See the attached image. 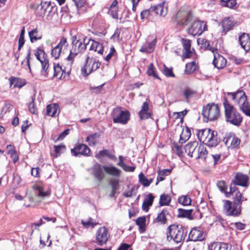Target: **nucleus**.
<instances>
[{
	"instance_id": "obj_1",
	"label": "nucleus",
	"mask_w": 250,
	"mask_h": 250,
	"mask_svg": "<svg viewBox=\"0 0 250 250\" xmlns=\"http://www.w3.org/2000/svg\"><path fill=\"white\" fill-rule=\"evenodd\" d=\"M223 104L226 122L237 126H240L243 120V117L241 114L226 99L224 100Z\"/></svg>"
},
{
	"instance_id": "obj_2",
	"label": "nucleus",
	"mask_w": 250,
	"mask_h": 250,
	"mask_svg": "<svg viewBox=\"0 0 250 250\" xmlns=\"http://www.w3.org/2000/svg\"><path fill=\"white\" fill-rule=\"evenodd\" d=\"M227 95L231 97V100L247 116L250 117V102L248 101L245 92L238 90L235 92H228Z\"/></svg>"
},
{
	"instance_id": "obj_3",
	"label": "nucleus",
	"mask_w": 250,
	"mask_h": 250,
	"mask_svg": "<svg viewBox=\"0 0 250 250\" xmlns=\"http://www.w3.org/2000/svg\"><path fill=\"white\" fill-rule=\"evenodd\" d=\"M185 152L191 157L205 159L208 151L205 146L196 141L191 142L185 146Z\"/></svg>"
},
{
	"instance_id": "obj_4",
	"label": "nucleus",
	"mask_w": 250,
	"mask_h": 250,
	"mask_svg": "<svg viewBox=\"0 0 250 250\" xmlns=\"http://www.w3.org/2000/svg\"><path fill=\"white\" fill-rule=\"evenodd\" d=\"M187 232V229L182 225H171L167 228V240H173L176 243H181L184 240Z\"/></svg>"
},
{
	"instance_id": "obj_5",
	"label": "nucleus",
	"mask_w": 250,
	"mask_h": 250,
	"mask_svg": "<svg viewBox=\"0 0 250 250\" xmlns=\"http://www.w3.org/2000/svg\"><path fill=\"white\" fill-rule=\"evenodd\" d=\"M197 136L200 141L210 147L216 146L220 142L217 137V132L210 128L199 130Z\"/></svg>"
},
{
	"instance_id": "obj_6",
	"label": "nucleus",
	"mask_w": 250,
	"mask_h": 250,
	"mask_svg": "<svg viewBox=\"0 0 250 250\" xmlns=\"http://www.w3.org/2000/svg\"><path fill=\"white\" fill-rule=\"evenodd\" d=\"M72 47L70 50L69 55L67 59L72 64L76 56L79 54L82 53L86 49V38H84L82 41L78 39L76 36H73L71 37Z\"/></svg>"
},
{
	"instance_id": "obj_7",
	"label": "nucleus",
	"mask_w": 250,
	"mask_h": 250,
	"mask_svg": "<svg viewBox=\"0 0 250 250\" xmlns=\"http://www.w3.org/2000/svg\"><path fill=\"white\" fill-rule=\"evenodd\" d=\"M202 114L204 118L208 121L216 120L220 116L219 107L214 103L208 104L206 106L204 107Z\"/></svg>"
},
{
	"instance_id": "obj_8",
	"label": "nucleus",
	"mask_w": 250,
	"mask_h": 250,
	"mask_svg": "<svg viewBox=\"0 0 250 250\" xmlns=\"http://www.w3.org/2000/svg\"><path fill=\"white\" fill-rule=\"evenodd\" d=\"M111 116L114 123L125 125L129 120L130 114L127 111H123L120 107H117L113 110Z\"/></svg>"
},
{
	"instance_id": "obj_9",
	"label": "nucleus",
	"mask_w": 250,
	"mask_h": 250,
	"mask_svg": "<svg viewBox=\"0 0 250 250\" xmlns=\"http://www.w3.org/2000/svg\"><path fill=\"white\" fill-rule=\"evenodd\" d=\"M239 205L234 204L229 200H225L223 211L227 216H238L241 212V207Z\"/></svg>"
},
{
	"instance_id": "obj_10",
	"label": "nucleus",
	"mask_w": 250,
	"mask_h": 250,
	"mask_svg": "<svg viewBox=\"0 0 250 250\" xmlns=\"http://www.w3.org/2000/svg\"><path fill=\"white\" fill-rule=\"evenodd\" d=\"M192 18V14L189 10L181 8L176 14V20L178 24L187 25L191 21Z\"/></svg>"
},
{
	"instance_id": "obj_11",
	"label": "nucleus",
	"mask_w": 250,
	"mask_h": 250,
	"mask_svg": "<svg viewBox=\"0 0 250 250\" xmlns=\"http://www.w3.org/2000/svg\"><path fill=\"white\" fill-rule=\"evenodd\" d=\"M36 58L40 61L42 64L41 75L44 78L48 76L47 69L49 67V61L45 58V53L42 49L38 48L35 53Z\"/></svg>"
},
{
	"instance_id": "obj_12",
	"label": "nucleus",
	"mask_w": 250,
	"mask_h": 250,
	"mask_svg": "<svg viewBox=\"0 0 250 250\" xmlns=\"http://www.w3.org/2000/svg\"><path fill=\"white\" fill-rule=\"evenodd\" d=\"M231 195L233 196V203L239 204V206L241 207L242 202L244 200V198L242 196L241 193L238 190V188L233 186L232 183H231L230 185L229 192L226 193V197H230Z\"/></svg>"
},
{
	"instance_id": "obj_13",
	"label": "nucleus",
	"mask_w": 250,
	"mask_h": 250,
	"mask_svg": "<svg viewBox=\"0 0 250 250\" xmlns=\"http://www.w3.org/2000/svg\"><path fill=\"white\" fill-rule=\"evenodd\" d=\"M206 23L200 21H194L189 28L188 29V33L192 36L200 35L205 30Z\"/></svg>"
},
{
	"instance_id": "obj_14",
	"label": "nucleus",
	"mask_w": 250,
	"mask_h": 250,
	"mask_svg": "<svg viewBox=\"0 0 250 250\" xmlns=\"http://www.w3.org/2000/svg\"><path fill=\"white\" fill-rule=\"evenodd\" d=\"M108 237L109 234L106 228L101 227L97 230L95 234L96 243L99 246H102L106 244Z\"/></svg>"
},
{
	"instance_id": "obj_15",
	"label": "nucleus",
	"mask_w": 250,
	"mask_h": 250,
	"mask_svg": "<svg viewBox=\"0 0 250 250\" xmlns=\"http://www.w3.org/2000/svg\"><path fill=\"white\" fill-rule=\"evenodd\" d=\"M223 142L227 147L235 148L240 144V140L234 134L229 133L226 134Z\"/></svg>"
},
{
	"instance_id": "obj_16",
	"label": "nucleus",
	"mask_w": 250,
	"mask_h": 250,
	"mask_svg": "<svg viewBox=\"0 0 250 250\" xmlns=\"http://www.w3.org/2000/svg\"><path fill=\"white\" fill-rule=\"evenodd\" d=\"M72 155L78 156L79 155L88 156L89 155L90 150L89 148L84 144H80L71 149Z\"/></svg>"
},
{
	"instance_id": "obj_17",
	"label": "nucleus",
	"mask_w": 250,
	"mask_h": 250,
	"mask_svg": "<svg viewBox=\"0 0 250 250\" xmlns=\"http://www.w3.org/2000/svg\"><path fill=\"white\" fill-rule=\"evenodd\" d=\"M68 46L66 39L62 38L60 42L51 50V55L55 59H58L60 56L62 50Z\"/></svg>"
},
{
	"instance_id": "obj_18",
	"label": "nucleus",
	"mask_w": 250,
	"mask_h": 250,
	"mask_svg": "<svg viewBox=\"0 0 250 250\" xmlns=\"http://www.w3.org/2000/svg\"><path fill=\"white\" fill-rule=\"evenodd\" d=\"M181 42L185 50L182 55L183 60L190 58L193 54V51L191 49L190 41L188 39H182Z\"/></svg>"
},
{
	"instance_id": "obj_19",
	"label": "nucleus",
	"mask_w": 250,
	"mask_h": 250,
	"mask_svg": "<svg viewBox=\"0 0 250 250\" xmlns=\"http://www.w3.org/2000/svg\"><path fill=\"white\" fill-rule=\"evenodd\" d=\"M249 180V177L244 174L237 173L235 176V179L232 181L233 186L235 187L236 185L242 187H247V183Z\"/></svg>"
},
{
	"instance_id": "obj_20",
	"label": "nucleus",
	"mask_w": 250,
	"mask_h": 250,
	"mask_svg": "<svg viewBox=\"0 0 250 250\" xmlns=\"http://www.w3.org/2000/svg\"><path fill=\"white\" fill-rule=\"evenodd\" d=\"M214 59L213 63L214 66L218 69H222L226 65V60L221 55H219L217 51L213 53Z\"/></svg>"
},
{
	"instance_id": "obj_21",
	"label": "nucleus",
	"mask_w": 250,
	"mask_h": 250,
	"mask_svg": "<svg viewBox=\"0 0 250 250\" xmlns=\"http://www.w3.org/2000/svg\"><path fill=\"white\" fill-rule=\"evenodd\" d=\"M92 173L96 179L99 182H101L104 177L103 172L104 166L99 164H96L92 167Z\"/></svg>"
},
{
	"instance_id": "obj_22",
	"label": "nucleus",
	"mask_w": 250,
	"mask_h": 250,
	"mask_svg": "<svg viewBox=\"0 0 250 250\" xmlns=\"http://www.w3.org/2000/svg\"><path fill=\"white\" fill-rule=\"evenodd\" d=\"M188 239L192 241H201L204 239V236L201 230L193 228L189 233Z\"/></svg>"
},
{
	"instance_id": "obj_23",
	"label": "nucleus",
	"mask_w": 250,
	"mask_h": 250,
	"mask_svg": "<svg viewBox=\"0 0 250 250\" xmlns=\"http://www.w3.org/2000/svg\"><path fill=\"white\" fill-rule=\"evenodd\" d=\"M10 86L13 85L14 88H21L26 85V82L24 79L11 76L9 78Z\"/></svg>"
},
{
	"instance_id": "obj_24",
	"label": "nucleus",
	"mask_w": 250,
	"mask_h": 250,
	"mask_svg": "<svg viewBox=\"0 0 250 250\" xmlns=\"http://www.w3.org/2000/svg\"><path fill=\"white\" fill-rule=\"evenodd\" d=\"M239 41L241 47L246 52L250 50V37L248 34L243 33L239 36Z\"/></svg>"
},
{
	"instance_id": "obj_25",
	"label": "nucleus",
	"mask_w": 250,
	"mask_h": 250,
	"mask_svg": "<svg viewBox=\"0 0 250 250\" xmlns=\"http://www.w3.org/2000/svg\"><path fill=\"white\" fill-rule=\"evenodd\" d=\"M149 108L148 103L146 101L143 103L141 110L139 112V115L141 120H145L151 118V114L149 111Z\"/></svg>"
},
{
	"instance_id": "obj_26",
	"label": "nucleus",
	"mask_w": 250,
	"mask_h": 250,
	"mask_svg": "<svg viewBox=\"0 0 250 250\" xmlns=\"http://www.w3.org/2000/svg\"><path fill=\"white\" fill-rule=\"evenodd\" d=\"M157 39L154 38L151 42H146L143 44L140 49V51L143 53H150L154 49Z\"/></svg>"
},
{
	"instance_id": "obj_27",
	"label": "nucleus",
	"mask_w": 250,
	"mask_h": 250,
	"mask_svg": "<svg viewBox=\"0 0 250 250\" xmlns=\"http://www.w3.org/2000/svg\"><path fill=\"white\" fill-rule=\"evenodd\" d=\"M165 4L164 2H162L156 6H151V11L157 15L165 17L167 14V7Z\"/></svg>"
},
{
	"instance_id": "obj_28",
	"label": "nucleus",
	"mask_w": 250,
	"mask_h": 250,
	"mask_svg": "<svg viewBox=\"0 0 250 250\" xmlns=\"http://www.w3.org/2000/svg\"><path fill=\"white\" fill-rule=\"evenodd\" d=\"M104 170L108 174L114 177H119L121 175V170L117 167L113 166H104Z\"/></svg>"
},
{
	"instance_id": "obj_29",
	"label": "nucleus",
	"mask_w": 250,
	"mask_h": 250,
	"mask_svg": "<svg viewBox=\"0 0 250 250\" xmlns=\"http://www.w3.org/2000/svg\"><path fill=\"white\" fill-rule=\"evenodd\" d=\"M235 24L234 21L230 18H225L222 22L223 31L227 32L231 29Z\"/></svg>"
},
{
	"instance_id": "obj_30",
	"label": "nucleus",
	"mask_w": 250,
	"mask_h": 250,
	"mask_svg": "<svg viewBox=\"0 0 250 250\" xmlns=\"http://www.w3.org/2000/svg\"><path fill=\"white\" fill-rule=\"evenodd\" d=\"M168 214L167 209H163L161 212L158 213L157 217L154 220L155 222L164 225L166 224L167 219L166 216Z\"/></svg>"
},
{
	"instance_id": "obj_31",
	"label": "nucleus",
	"mask_w": 250,
	"mask_h": 250,
	"mask_svg": "<svg viewBox=\"0 0 250 250\" xmlns=\"http://www.w3.org/2000/svg\"><path fill=\"white\" fill-rule=\"evenodd\" d=\"M60 112V106L57 104H49L46 107V114L51 117H55L57 112Z\"/></svg>"
},
{
	"instance_id": "obj_32",
	"label": "nucleus",
	"mask_w": 250,
	"mask_h": 250,
	"mask_svg": "<svg viewBox=\"0 0 250 250\" xmlns=\"http://www.w3.org/2000/svg\"><path fill=\"white\" fill-rule=\"evenodd\" d=\"M104 156H107L111 159H114L115 158V156L114 155L111 154L109 152V151L107 149L101 150L95 155V157L101 162H103V158Z\"/></svg>"
},
{
	"instance_id": "obj_33",
	"label": "nucleus",
	"mask_w": 250,
	"mask_h": 250,
	"mask_svg": "<svg viewBox=\"0 0 250 250\" xmlns=\"http://www.w3.org/2000/svg\"><path fill=\"white\" fill-rule=\"evenodd\" d=\"M171 169H159L158 171V176L157 178L156 185H158L160 181L164 180L165 177L169 175L171 172Z\"/></svg>"
},
{
	"instance_id": "obj_34",
	"label": "nucleus",
	"mask_w": 250,
	"mask_h": 250,
	"mask_svg": "<svg viewBox=\"0 0 250 250\" xmlns=\"http://www.w3.org/2000/svg\"><path fill=\"white\" fill-rule=\"evenodd\" d=\"M154 197L152 193H149L147 197L144 200L142 205L143 210L147 211L149 207L152 205Z\"/></svg>"
},
{
	"instance_id": "obj_35",
	"label": "nucleus",
	"mask_w": 250,
	"mask_h": 250,
	"mask_svg": "<svg viewBox=\"0 0 250 250\" xmlns=\"http://www.w3.org/2000/svg\"><path fill=\"white\" fill-rule=\"evenodd\" d=\"M198 44H201V47L204 48L205 49L211 51L213 53L215 51H217V49L212 47L210 46L209 42L205 39H198L197 41Z\"/></svg>"
},
{
	"instance_id": "obj_36",
	"label": "nucleus",
	"mask_w": 250,
	"mask_h": 250,
	"mask_svg": "<svg viewBox=\"0 0 250 250\" xmlns=\"http://www.w3.org/2000/svg\"><path fill=\"white\" fill-rule=\"evenodd\" d=\"M191 136L190 130L189 128L186 127L183 128L180 135L179 143L183 144L188 140Z\"/></svg>"
},
{
	"instance_id": "obj_37",
	"label": "nucleus",
	"mask_w": 250,
	"mask_h": 250,
	"mask_svg": "<svg viewBox=\"0 0 250 250\" xmlns=\"http://www.w3.org/2000/svg\"><path fill=\"white\" fill-rule=\"evenodd\" d=\"M192 211V209L187 210L183 208H179L178 216L179 217H185L189 219H192V217L191 216Z\"/></svg>"
},
{
	"instance_id": "obj_38",
	"label": "nucleus",
	"mask_w": 250,
	"mask_h": 250,
	"mask_svg": "<svg viewBox=\"0 0 250 250\" xmlns=\"http://www.w3.org/2000/svg\"><path fill=\"white\" fill-rule=\"evenodd\" d=\"M88 59L89 57H87L86 59V64L81 69L82 74L85 77L93 71L91 63L88 62Z\"/></svg>"
},
{
	"instance_id": "obj_39",
	"label": "nucleus",
	"mask_w": 250,
	"mask_h": 250,
	"mask_svg": "<svg viewBox=\"0 0 250 250\" xmlns=\"http://www.w3.org/2000/svg\"><path fill=\"white\" fill-rule=\"evenodd\" d=\"M28 34L32 42L42 39V36L39 34V31L37 28L29 31Z\"/></svg>"
},
{
	"instance_id": "obj_40",
	"label": "nucleus",
	"mask_w": 250,
	"mask_h": 250,
	"mask_svg": "<svg viewBox=\"0 0 250 250\" xmlns=\"http://www.w3.org/2000/svg\"><path fill=\"white\" fill-rule=\"evenodd\" d=\"M100 137V134L98 133H95L88 136L86 138V141L88 143L89 146H94L97 142L98 139Z\"/></svg>"
},
{
	"instance_id": "obj_41",
	"label": "nucleus",
	"mask_w": 250,
	"mask_h": 250,
	"mask_svg": "<svg viewBox=\"0 0 250 250\" xmlns=\"http://www.w3.org/2000/svg\"><path fill=\"white\" fill-rule=\"evenodd\" d=\"M54 75L53 77L59 79H61L64 70L59 64H54Z\"/></svg>"
},
{
	"instance_id": "obj_42",
	"label": "nucleus",
	"mask_w": 250,
	"mask_h": 250,
	"mask_svg": "<svg viewBox=\"0 0 250 250\" xmlns=\"http://www.w3.org/2000/svg\"><path fill=\"white\" fill-rule=\"evenodd\" d=\"M6 147L8 151V154H10L11 158L13 159V162L16 163L18 161L19 158L16 151L13 149V146L9 145L7 146Z\"/></svg>"
},
{
	"instance_id": "obj_43",
	"label": "nucleus",
	"mask_w": 250,
	"mask_h": 250,
	"mask_svg": "<svg viewBox=\"0 0 250 250\" xmlns=\"http://www.w3.org/2000/svg\"><path fill=\"white\" fill-rule=\"evenodd\" d=\"M87 42H86V44L87 45H90L89 50H94L96 52V50H97V47H101V44L99 42L92 40L91 39H88L87 40Z\"/></svg>"
},
{
	"instance_id": "obj_44",
	"label": "nucleus",
	"mask_w": 250,
	"mask_h": 250,
	"mask_svg": "<svg viewBox=\"0 0 250 250\" xmlns=\"http://www.w3.org/2000/svg\"><path fill=\"white\" fill-rule=\"evenodd\" d=\"M171 201V197L166 194L160 196L159 203L161 206L168 205Z\"/></svg>"
},
{
	"instance_id": "obj_45",
	"label": "nucleus",
	"mask_w": 250,
	"mask_h": 250,
	"mask_svg": "<svg viewBox=\"0 0 250 250\" xmlns=\"http://www.w3.org/2000/svg\"><path fill=\"white\" fill-rule=\"evenodd\" d=\"M178 201L183 206H188L191 204V200L188 195H182L179 197Z\"/></svg>"
},
{
	"instance_id": "obj_46",
	"label": "nucleus",
	"mask_w": 250,
	"mask_h": 250,
	"mask_svg": "<svg viewBox=\"0 0 250 250\" xmlns=\"http://www.w3.org/2000/svg\"><path fill=\"white\" fill-rule=\"evenodd\" d=\"M139 182L145 187H148L152 182V179H148L145 176L141 173L139 175Z\"/></svg>"
},
{
	"instance_id": "obj_47",
	"label": "nucleus",
	"mask_w": 250,
	"mask_h": 250,
	"mask_svg": "<svg viewBox=\"0 0 250 250\" xmlns=\"http://www.w3.org/2000/svg\"><path fill=\"white\" fill-rule=\"evenodd\" d=\"M53 147L54 148V152L55 153L56 157H57L62 153L64 152L66 149L65 146L63 144H60L58 146L54 145Z\"/></svg>"
},
{
	"instance_id": "obj_48",
	"label": "nucleus",
	"mask_w": 250,
	"mask_h": 250,
	"mask_svg": "<svg viewBox=\"0 0 250 250\" xmlns=\"http://www.w3.org/2000/svg\"><path fill=\"white\" fill-rule=\"evenodd\" d=\"M221 5L233 8L236 5V0H221Z\"/></svg>"
},
{
	"instance_id": "obj_49",
	"label": "nucleus",
	"mask_w": 250,
	"mask_h": 250,
	"mask_svg": "<svg viewBox=\"0 0 250 250\" xmlns=\"http://www.w3.org/2000/svg\"><path fill=\"white\" fill-rule=\"evenodd\" d=\"M196 67L197 66L195 61L187 63L186 65V72L188 74H190L196 69Z\"/></svg>"
},
{
	"instance_id": "obj_50",
	"label": "nucleus",
	"mask_w": 250,
	"mask_h": 250,
	"mask_svg": "<svg viewBox=\"0 0 250 250\" xmlns=\"http://www.w3.org/2000/svg\"><path fill=\"white\" fill-rule=\"evenodd\" d=\"M147 74L149 76H153V77L157 78L158 79H160L159 77L156 74L155 69L154 67V65L152 63H150L148 66L147 70Z\"/></svg>"
},
{
	"instance_id": "obj_51",
	"label": "nucleus",
	"mask_w": 250,
	"mask_h": 250,
	"mask_svg": "<svg viewBox=\"0 0 250 250\" xmlns=\"http://www.w3.org/2000/svg\"><path fill=\"white\" fill-rule=\"evenodd\" d=\"M50 1H42L40 3V7L41 10V15H44L47 12L48 6L50 4Z\"/></svg>"
},
{
	"instance_id": "obj_52",
	"label": "nucleus",
	"mask_w": 250,
	"mask_h": 250,
	"mask_svg": "<svg viewBox=\"0 0 250 250\" xmlns=\"http://www.w3.org/2000/svg\"><path fill=\"white\" fill-rule=\"evenodd\" d=\"M35 98H32V102L28 105V109L32 114H37L38 113V109L36 106L35 102Z\"/></svg>"
},
{
	"instance_id": "obj_53",
	"label": "nucleus",
	"mask_w": 250,
	"mask_h": 250,
	"mask_svg": "<svg viewBox=\"0 0 250 250\" xmlns=\"http://www.w3.org/2000/svg\"><path fill=\"white\" fill-rule=\"evenodd\" d=\"M217 186L219 189L222 192L226 194V193L228 192L227 191V186L226 184L224 181H218L217 183Z\"/></svg>"
},
{
	"instance_id": "obj_54",
	"label": "nucleus",
	"mask_w": 250,
	"mask_h": 250,
	"mask_svg": "<svg viewBox=\"0 0 250 250\" xmlns=\"http://www.w3.org/2000/svg\"><path fill=\"white\" fill-rule=\"evenodd\" d=\"M195 91L189 88L185 89L183 91V94L187 100L195 95Z\"/></svg>"
},
{
	"instance_id": "obj_55",
	"label": "nucleus",
	"mask_w": 250,
	"mask_h": 250,
	"mask_svg": "<svg viewBox=\"0 0 250 250\" xmlns=\"http://www.w3.org/2000/svg\"><path fill=\"white\" fill-rule=\"evenodd\" d=\"M110 186L111 189L113 190H117L119 188V181L115 179H111L110 180Z\"/></svg>"
},
{
	"instance_id": "obj_56",
	"label": "nucleus",
	"mask_w": 250,
	"mask_h": 250,
	"mask_svg": "<svg viewBox=\"0 0 250 250\" xmlns=\"http://www.w3.org/2000/svg\"><path fill=\"white\" fill-rule=\"evenodd\" d=\"M38 189V195L42 198H44L45 197L49 196L50 195V192L48 191H43L42 190V188L39 187L37 188Z\"/></svg>"
},
{
	"instance_id": "obj_57",
	"label": "nucleus",
	"mask_w": 250,
	"mask_h": 250,
	"mask_svg": "<svg viewBox=\"0 0 250 250\" xmlns=\"http://www.w3.org/2000/svg\"><path fill=\"white\" fill-rule=\"evenodd\" d=\"M69 129H65L63 132H62L59 136V137L57 138V139L55 141L56 142L59 140H63L65 137L69 134Z\"/></svg>"
},
{
	"instance_id": "obj_58",
	"label": "nucleus",
	"mask_w": 250,
	"mask_h": 250,
	"mask_svg": "<svg viewBox=\"0 0 250 250\" xmlns=\"http://www.w3.org/2000/svg\"><path fill=\"white\" fill-rule=\"evenodd\" d=\"M188 110L185 109L182 111L179 112H174L173 115L176 116V118L183 119V118L187 114Z\"/></svg>"
},
{
	"instance_id": "obj_59",
	"label": "nucleus",
	"mask_w": 250,
	"mask_h": 250,
	"mask_svg": "<svg viewBox=\"0 0 250 250\" xmlns=\"http://www.w3.org/2000/svg\"><path fill=\"white\" fill-rule=\"evenodd\" d=\"M151 11V7H150L148 9L145 10L143 11L141 13V17L142 19H144L147 18L149 15L150 12H152Z\"/></svg>"
},
{
	"instance_id": "obj_60",
	"label": "nucleus",
	"mask_w": 250,
	"mask_h": 250,
	"mask_svg": "<svg viewBox=\"0 0 250 250\" xmlns=\"http://www.w3.org/2000/svg\"><path fill=\"white\" fill-rule=\"evenodd\" d=\"M116 52V50L113 46L111 47L109 53L105 57V61L108 62L110 60L111 57L113 56V54Z\"/></svg>"
},
{
	"instance_id": "obj_61",
	"label": "nucleus",
	"mask_w": 250,
	"mask_h": 250,
	"mask_svg": "<svg viewBox=\"0 0 250 250\" xmlns=\"http://www.w3.org/2000/svg\"><path fill=\"white\" fill-rule=\"evenodd\" d=\"M221 243H213L208 246V250H219Z\"/></svg>"
},
{
	"instance_id": "obj_62",
	"label": "nucleus",
	"mask_w": 250,
	"mask_h": 250,
	"mask_svg": "<svg viewBox=\"0 0 250 250\" xmlns=\"http://www.w3.org/2000/svg\"><path fill=\"white\" fill-rule=\"evenodd\" d=\"M212 157L213 159L214 165H216L221 162L220 159L221 157V154L220 153L212 154Z\"/></svg>"
},
{
	"instance_id": "obj_63",
	"label": "nucleus",
	"mask_w": 250,
	"mask_h": 250,
	"mask_svg": "<svg viewBox=\"0 0 250 250\" xmlns=\"http://www.w3.org/2000/svg\"><path fill=\"white\" fill-rule=\"evenodd\" d=\"M164 73L167 77H174V74H173L172 69L167 67L165 68L164 70Z\"/></svg>"
},
{
	"instance_id": "obj_64",
	"label": "nucleus",
	"mask_w": 250,
	"mask_h": 250,
	"mask_svg": "<svg viewBox=\"0 0 250 250\" xmlns=\"http://www.w3.org/2000/svg\"><path fill=\"white\" fill-rule=\"evenodd\" d=\"M146 221L145 217H140L136 219V223L138 226H142L146 224Z\"/></svg>"
}]
</instances>
